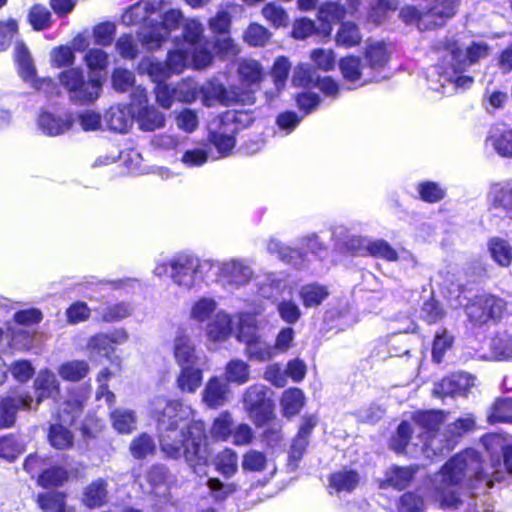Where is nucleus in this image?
Listing matches in <instances>:
<instances>
[{
	"label": "nucleus",
	"mask_w": 512,
	"mask_h": 512,
	"mask_svg": "<svg viewBox=\"0 0 512 512\" xmlns=\"http://www.w3.org/2000/svg\"><path fill=\"white\" fill-rule=\"evenodd\" d=\"M483 445L491 455L492 473L483 468L479 453L474 449L465 451L452 457L442 469L434 475L431 486L435 499L443 509L457 508L460 503L459 488L464 480L470 482L473 489L483 488L485 491L493 487L494 479L500 481L502 477L497 467L500 466V458H493L498 449L503 453L504 465L512 474V446H503L501 436L493 434L482 438Z\"/></svg>",
	"instance_id": "1"
},
{
	"label": "nucleus",
	"mask_w": 512,
	"mask_h": 512,
	"mask_svg": "<svg viewBox=\"0 0 512 512\" xmlns=\"http://www.w3.org/2000/svg\"><path fill=\"white\" fill-rule=\"evenodd\" d=\"M150 410L157 420L160 447L166 456L173 459L184 456L191 466L206 463L205 424L194 419L191 406L158 396L151 401Z\"/></svg>",
	"instance_id": "2"
},
{
	"label": "nucleus",
	"mask_w": 512,
	"mask_h": 512,
	"mask_svg": "<svg viewBox=\"0 0 512 512\" xmlns=\"http://www.w3.org/2000/svg\"><path fill=\"white\" fill-rule=\"evenodd\" d=\"M442 55V63L433 67L427 76L430 89L443 95H451L459 89L469 88L473 78L462 75L463 70L472 63L487 57L488 45L484 42H472L464 48L456 35L446 36L435 45Z\"/></svg>",
	"instance_id": "3"
},
{
	"label": "nucleus",
	"mask_w": 512,
	"mask_h": 512,
	"mask_svg": "<svg viewBox=\"0 0 512 512\" xmlns=\"http://www.w3.org/2000/svg\"><path fill=\"white\" fill-rule=\"evenodd\" d=\"M413 421L419 430L413 446L420 447L427 457L443 455L454 448L453 439H449L447 432L438 431L444 422L442 411H418L413 415Z\"/></svg>",
	"instance_id": "4"
},
{
	"label": "nucleus",
	"mask_w": 512,
	"mask_h": 512,
	"mask_svg": "<svg viewBox=\"0 0 512 512\" xmlns=\"http://www.w3.org/2000/svg\"><path fill=\"white\" fill-rule=\"evenodd\" d=\"M426 11L406 6L400 11L401 19L407 24H416L419 30H428L443 25L458 9L459 0H427Z\"/></svg>",
	"instance_id": "5"
},
{
	"label": "nucleus",
	"mask_w": 512,
	"mask_h": 512,
	"mask_svg": "<svg viewBox=\"0 0 512 512\" xmlns=\"http://www.w3.org/2000/svg\"><path fill=\"white\" fill-rule=\"evenodd\" d=\"M169 265L173 283L184 290H190L203 280L204 272L214 267V262L184 252L173 256Z\"/></svg>",
	"instance_id": "6"
},
{
	"label": "nucleus",
	"mask_w": 512,
	"mask_h": 512,
	"mask_svg": "<svg viewBox=\"0 0 512 512\" xmlns=\"http://www.w3.org/2000/svg\"><path fill=\"white\" fill-rule=\"evenodd\" d=\"M59 82L67 91L69 100L77 105L94 103L101 95L102 83L97 78H86L79 68H70L59 74Z\"/></svg>",
	"instance_id": "7"
},
{
	"label": "nucleus",
	"mask_w": 512,
	"mask_h": 512,
	"mask_svg": "<svg viewBox=\"0 0 512 512\" xmlns=\"http://www.w3.org/2000/svg\"><path fill=\"white\" fill-rule=\"evenodd\" d=\"M388 51L383 42H371L367 45L364 58L356 63L354 58V86L378 81V73L388 62Z\"/></svg>",
	"instance_id": "8"
},
{
	"label": "nucleus",
	"mask_w": 512,
	"mask_h": 512,
	"mask_svg": "<svg viewBox=\"0 0 512 512\" xmlns=\"http://www.w3.org/2000/svg\"><path fill=\"white\" fill-rule=\"evenodd\" d=\"M214 266L217 267L218 282L229 290L245 287L254 277L252 265L246 259L234 258L214 263Z\"/></svg>",
	"instance_id": "9"
},
{
	"label": "nucleus",
	"mask_w": 512,
	"mask_h": 512,
	"mask_svg": "<svg viewBox=\"0 0 512 512\" xmlns=\"http://www.w3.org/2000/svg\"><path fill=\"white\" fill-rule=\"evenodd\" d=\"M184 21L180 10L171 9L165 12L160 23L142 27L138 33L139 38L148 49H157L174 31L183 26Z\"/></svg>",
	"instance_id": "10"
},
{
	"label": "nucleus",
	"mask_w": 512,
	"mask_h": 512,
	"mask_svg": "<svg viewBox=\"0 0 512 512\" xmlns=\"http://www.w3.org/2000/svg\"><path fill=\"white\" fill-rule=\"evenodd\" d=\"M267 392L266 386L255 384L250 386L243 396L244 409L258 427L264 426L274 418L273 404Z\"/></svg>",
	"instance_id": "11"
},
{
	"label": "nucleus",
	"mask_w": 512,
	"mask_h": 512,
	"mask_svg": "<svg viewBox=\"0 0 512 512\" xmlns=\"http://www.w3.org/2000/svg\"><path fill=\"white\" fill-rule=\"evenodd\" d=\"M200 90L202 104L206 107H213L217 104L226 106L234 103L249 104L252 100L251 92H238L235 87L227 90L216 79L209 80L201 85Z\"/></svg>",
	"instance_id": "12"
},
{
	"label": "nucleus",
	"mask_w": 512,
	"mask_h": 512,
	"mask_svg": "<svg viewBox=\"0 0 512 512\" xmlns=\"http://www.w3.org/2000/svg\"><path fill=\"white\" fill-rule=\"evenodd\" d=\"M244 117V113L236 111H227L221 116L218 130L211 133V141L221 155H228L235 147V135Z\"/></svg>",
	"instance_id": "13"
},
{
	"label": "nucleus",
	"mask_w": 512,
	"mask_h": 512,
	"mask_svg": "<svg viewBox=\"0 0 512 512\" xmlns=\"http://www.w3.org/2000/svg\"><path fill=\"white\" fill-rule=\"evenodd\" d=\"M505 302L494 295L483 294L476 296L466 307V314L476 325L486 324L501 317Z\"/></svg>",
	"instance_id": "14"
},
{
	"label": "nucleus",
	"mask_w": 512,
	"mask_h": 512,
	"mask_svg": "<svg viewBox=\"0 0 512 512\" xmlns=\"http://www.w3.org/2000/svg\"><path fill=\"white\" fill-rule=\"evenodd\" d=\"M167 61L172 73L180 74L190 65L195 69L207 67L212 62V54L208 49L193 51L182 45V47L168 52Z\"/></svg>",
	"instance_id": "15"
},
{
	"label": "nucleus",
	"mask_w": 512,
	"mask_h": 512,
	"mask_svg": "<svg viewBox=\"0 0 512 512\" xmlns=\"http://www.w3.org/2000/svg\"><path fill=\"white\" fill-rule=\"evenodd\" d=\"M14 56L19 74L24 81L34 83L38 90H44L47 93H52L53 90L57 89L56 83L51 79H36V70L32 57L23 43L15 45Z\"/></svg>",
	"instance_id": "16"
},
{
	"label": "nucleus",
	"mask_w": 512,
	"mask_h": 512,
	"mask_svg": "<svg viewBox=\"0 0 512 512\" xmlns=\"http://www.w3.org/2000/svg\"><path fill=\"white\" fill-rule=\"evenodd\" d=\"M475 385V377L466 372H456L434 385L433 393L439 397L464 396Z\"/></svg>",
	"instance_id": "17"
},
{
	"label": "nucleus",
	"mask_w": 512,
	"mask_h": 512,
	"mask_svg": "<svg viewBox=\"0 0 512 512\" xmlns=\"http://www.w3.org/2000/svg\"><path fill=\"white\" fill-rule=\"evenodd\" d=\"M234 333L233 318L225 310H218L205 327V335L210 343H224Z\"/></svg>",
	"instance_id": "18"
},
{
	"label": "nucleus",
	"mask_w": 512,
	"mask_h": 512,
	"mask_svg": "<svg viewBox=\"0 0 512 512\" xmlns=\"http://www.w3.org/2000/svg\"><path fill=\"white\" fill-rule=\"evenodd\" d=\"M238 74L242 88L235 87L238 92H251L252 100L249 104L255 101V91L259 87L263 77V70L261 65L253 59H243L238 65Z\"/></svg>",
	"instance_id": "19"
},
{
	"label": "nucleus",
	"mask_w": 512,
	"mask_h": 512,
	"mask_svg": "<svg viewBox=\"0 0 512 512\" xmlns=\"http://www.w3.org/2000/svg\"><path fill=\"white\" fill-rule=\"evenodd\" d=\"M354 254L371 255L387 261L398 259L397 251L385 240H371L365 237H354Z\"/></svg>",
	"instance_id": "20"
},
{
	"label": "nucleus",
	"mask_w": 512,
	"mask_h": 512,
	"mask_svg": "<svg viewBox=\"0 0 512 512\" xmlns=\"http://www.w3.org/2000/svg\"><path fill=\"white\" fill-rule=\"evenodd\" d=\"M202 402L211 409L224 406L230 395L228 383L217 376L211 377L201 393Z\"/></svg>",
	"instance_id": "21"
},
{
	"label": "nucleus",
	"mask_w": 512,
	"mask_h": 512,
	"mask_svg": "<svg viewBox=\"0 0 512 512\" xmlns=\"http://www.w3.org/2000/svg\"><path fill=\"white\" fill-rule=\"evenodd\" d=\"M235 317L237 319V326L234 334L239 342L246 344L262 337V322L255 313L239 312Z\"/></svg>",
	"instance_id": "22"
},
{
	"label": "nucleus",
	"mask_w": 512,
	"mask_h": 512,
	"mask_svg": "<svg viewBox=\"0 0 512 512\" xmlns=\"http://www.w3.org/2000/svg\"><path fill=\"white\" fill-rule=\"evenodd\" d=\"M317 420L314 416H305L302 418V423L296 437L293 439L289 450V463L290 465L297 466L301 460L308 444L309 437L312 430L316 426Z\"/></svg>",
	"instance_id": "23"
},
{
	"label": "nucleus",
	"mask_w": 512,
	"mask_h": 512,
	"mask_svg": "<svg viewBox=\"0 0 512 512\" xmlns=\"http://www.w3.org/2000/svg\"><path fill=\"white\" fill-rule=\"evenodd\" d=\"M257 293L265 299H276L287 287L283 273H264L256 278Z\"/></svg>",
	"instance_id": "24"
},
{
	"label": "nucleus",
	"mask_w": 512,
	"mask_h": 512,
	"mask_svg": "<svg viewBox=\"0 0 512 512\" xmlns=\"http://www.w3.org/2000/svg\"><path fill=\"white\" fill-rule=\"evenodd\" d=\"M33 398L30 395L8 397L0 403V427H11L19 409H32Z\"/></svg>",
	"instance_id": "25"
},
{
	"label": "nucleus",
	"mask_w": 512,
	"mask_h": 512,
	"mask_svg": "<svg viewBox=\"0 0 512 512\" xmlns=\"http://www.w3.org/2000/svg\"><path fill=\"white\" fill-rule=\"evenodd\" d=\"M39 129L48 136H58L71 129L73 119L71 115H55L42 112L37 120Z\"/></svg>",
	"instance_id": "26"
},
{
	"label": "nucleus",
	"mask_w": 512,
	"mask_h": 512,
	"mask_svg": "<svg viewBox=\"0 0 512 512\" xmlns=\"http://www.w3.org/2000/svg\"><path fill=\"white\" fill-rule=\"evenodd\" d=\"M173 351L175 360L180 367L199 364L195 345L188 335L179 333L175 337Z\"/></svg>",
	"instance_id": "27"
},
{
	"label": "nucleus",
	"mask_w": 512,
	"mask_h": 512,
	"mask_svg": "<svg viewBox=\"0 0 512 512\" xmlns=\"http://www.w3.org/2000/svg\"><path fill=\"white\" fill-rule=\"evenodd\" d=\"M34 388L37 397L36 405H39L44 399H55L60 391L56 375L48 369L39 371L34 380Z\"/></svg>",
	"instance_id": "28"
},
{
	"label": "nucleus",
	"mask_w": 512,
	"mask_h": 512,
	"mask_svg": "<svg viewBox=\"0 0 512 512\" xmlns=\"http://www.w3.org/2000/svg\"><path fill=\"white\" fill-rule=\"evenodd\" d=\"M107 487L108 483L102 478L92 481L83 489L81 503L89 509L104 506L108 497Z\"/></svg>",
	"instance_id": "29"
},
{
	"label": "nucleus",
	"mask_w": 512,
	"mask_h": 512,
	"mask_svg": "<svg viewBox=\"0 0 512 512\" xmlns=\"http://www.w3.org/2000/svg\"><path fill=\"white\" fill-rule=\"evenodd\" d=\"M161 5V1H139L130 6L122 15V22L127 25H138L149 21L150 16Z\"/></svg>",
	"instance_id": "30"
},
{
	"label": "nucleus",
	"mask_w": 512,
	"mask_h": 512,
	"mask_svg": "<svg viewBox=\"0 0 512 512\" xmlns=\"http://www.w3.org/2000/svg\"><path fill=\"white\" fill-rule=\"evenodd\" d=\"M487 143L493 147L499 156L512 158V128L505 126L493 127L487 137Z\"/></svg>",
	"instance_id": "31"
},
{
	"label": "nucleus",
	"mask_w": 512,
	"mask_h": 512,
	"mask_svg": "<svg viewBox=\"0 0 512 512\" xmlns=\"http://www.w3.org/2000/svg\"><path fill=\"white\" fill-rule=\"evenodd\" d=\"M134 113L127 105L111 107L105 114V121L110 130L124 133L132 125Z\"/></svg>",
	"instance_id": "32"
},
{
	"label": "nucleus",
	"mask_w": 512,
	"mask_h": 512,
	"mask_svg": "<svg viewBox=\"0 0 512 512\" xmlns=\"http://www.w3.org/2000/svg\"><path fill=\"white\" fill-rule=\"evenodd\" d=\"M140 73L147 74L156 84L169 79L174 73L170 70L168 61L161 62L154 57L147 56L141 59L138 65Z\"/></svg>",
	"instance_id": "33"
},
{
	"label": "nucleus",
	"mask_w": 512,
	"mask_h": 512,
	"mask_svg": "<svg viewBox=\"0 0 512 512\" xmlns=\"http://www.w3.org/2000/svg\"><path fill=\"white\" fill-rule=\"evenodd\" d=\"M147 480L152 493L160 501H167L169 497L168 470L163 465H154L148 471Z\"/></svg>",
	"instance_id": "34"
},
{
	"label": "nucleus",
	"mask_w": 512,
	"mask_h": 512,
	"mask_svg": "<svg viewBox=\"0 0 512 512\" xmlns=\"http://www.w3.org/2000/svg\"><path fill=\"white\" fill-rule=\"evenodd\" d=\"M203 380L202 369L198 365L183 366L177 377V387L184 393H195Z\"/></svg>",
	"instance_id": "35"
},
{
	"label": "nucleus",
	"mask_w": 512,
	"mask_h": 512,
	"mask_svg": "<svg viewBox=\"0 0 512 512\" xmlns=\"http://www.w3.org/2000/svg\"><path fill=\"white\" fill-rule=\"evenodd\" d=\"M86 394H70L68 398L60 405L58 417L59 420L65 424H72L75 419L80 415L84 402L86 401Z\"/></svg>",
	"instance_id": "36"
},
{
	"label": "nucleus",
	"mask_w": 512,
	"mask_h": 512,
	"mask_svg": "<svg viewBox=\"0 0 512 512\" xmlns=\"http://www.w3.org/2000/svg\"><path fill=\"white\" fill-rule=\"evenodd\" d=\"M218 303L212 297H201L195 301L190 309V319L202 324L209 322L217 313Z\"/></svg>",
	"instance_id": "37"
},
{
	"label": "nucleus",
	"mask_w": 512,
	"mask_h": 512,
	"mask_svg": "<svg viewBox=\"0 0 512 512\" xmlns=\"http://www.w3.org/2000/svg\"><path fill=\"white\" fill-rule=\"evenodd\" d=\"M267 250L270 254H276L279 259L287 264H291L298 268L304 267V259L302 253L296 249L283 245L277 239H270L267 244Z\"/></svg>",
	"instance_id": "38"
},
{
	"label": "nucleus",
	"mask_w": 512,
	"mask_h": 512,
	"mask_svg": "<svg viewBox=\"0 0 512 512\" xmlns=\"http://www.w3.org/2000/svg\"><path fill=\"white\" fill-rule=\"evenodd\" d=\"M38 503L44 512H75V509L66 503L64 492L50 491L38 495Z\"/></svg>",
	"instance_id": "39"
},
{
	"label": "nucleus",
	"mask_w": 512,
	"mask_h": 512,
	"mask_svg": "<svg viewBox=\"0 0 512 512\" xmlns=\"http://www.w3.org/2000/svg\"><path fill=\"white\" fill-rule=\"evenodd\" d=\"M416 473V468L413 466L409 467H392L385 474V480L383 486L393 487L397 490L405 489Z\"/></svg>",
	"instance_id": "40"
},
{
	"label": "nucleus",
	"mask_w": 512,
	"mask_h": 512,
	"mask_svg": "<svg viewBox=\"0 0 512 512\" xmlns=\"http://www.w3.org/2000/svg\"><path fill=\"white\" fill-rule=\"evenodd\" d=\"M305 403V396L299 388H289L282 394L280 406L285 417L291 418L297 415Z\"/></svg>",
	"instance_id": "41"
},
{
	"label": "nucleus",
	"mask_w": 512,
	"mask_h": 512,
	"mask_svg": "<svg viewBox=\"0 0 512 512\" xmlns=\"http://www.w3.org/2000/svg\"><path fill=\"white\" fill-rule=\"evenodd\" d=\"M183 45L193 51L207 49L202 42L203 27L202 24L195 20H185L182 26Z\"/></svg>",
	"instance_id": "42"
},
{
	"label": "nucleus",
	"mask_w": 512,
	"mask_h": 512,
	"mask_svg": "<svg viewBox=\"0 0 512 512\" xmlns=\"http://www.w3.org/2000/svg\"><path fill=\"white\" fill-rule=\"evenodd\" d=\"M69 479L68 471L59 465L47 466L38 475L37 483L43 488H52L62 486Z\"/></svg>",
	"instance_id": "43"
},
{
	"label": "nucleus",
	"mask_w": 512,
	"mask_h": 512,
	"mask_svg": "<svg viewBox=\"0 0 512 512\" xmlns=\"http://www.w3.org/2000/svg\"><path fill=\"white\" fill-rule=\"evenodd\" d=\"M135 119L144 131H154L165 125L164 115L153 106L135 111Z\"/></svg>",
	"instance_id": "44"
},
{
	"label": "nucleus",
	"mask_w": 512,
	"mask_h": 512,
	"mask_svg": "<svg viewBox=\"0 0 512 512\" xmlns=\"http://www.w3.org/2000/svg\"><path fill=\"white\" fill-rule=\"evenodd\" d=\"M299 296L304 307L312 308L319 306L329 296V291L324 285L311 283L300 288Z\"/></svg>",
	"instance_id": "45"
},
{
	"label": "nucleus",
	"mask_w": 512,
	"mask_h": 512,
	"mask_svg": "<svg viewBox=\"0 0 512 512\" xmlns=\"http://www.w3.org/2000/svg\"><path fill=\"white\" fill-rule=\"evenodd\" d=\"M491 193L495 208L512 213V179L493 185Z\"/></svg>",
	"instance_id": "46"
},
{
	"label": "nucleus",
	"mask_w": 512,
	"mask_h": 512,
	"mask_svg": "<svg viewBox=\"0 0 512 512\" xmlns=\"http://www.w3.org/2000/svg\"><path fill=\"white\" fill-rule=\"evenodd\" d=\"M249 378L250 368L243 360L233 359L226 364L224 380L226 383L243 385L248 382Z\"/></svg>",
	"instance_id": "47"
},
{
	"label": "nucleus",
	"mask_w": 512,
	"mask_h": 512,
	"mask_svg": "<svg viewBox=\"0 0 512 512\" xmlns=\"http://www.w3.org/2000/svg\"><path fill=\"white\" fill-rule=\"evenodd\" d=\"M134 311L130 302L122 301L109 304L98 311L101 320L107 323L118 322L129 317Z\"/></svg>",
	"instance_id": "48"
},
{
	"label": "nucleus",
	"mask_w": 512,
	"mask_h": 512,
	"mask_svg": "<svg viewBox=\"0 0 512 512\" xmlns=\"http://www.w3.org/2000/svg\"><path fill=\"white\" fill-rule=\"evenodd\" d=\"M418 432V427L413 428L407 421H402L395 434L390 439V448L396 453H404L413 439L412 434Z\"/></svg>",
	"instance_id": "49"
},
{
	"label": "nucleus",
	"mask_w": 512,
	"mask_h": 512,
	"mask_svg": "<svg viewBox=\"0 0 512 512\" xmlns=\"http://www.w3.org/2000/svg\"><path fill=\"white\" fill-rule=\"evenodd\" d=\"M113 428L122 434H129L136 428V415L130 409H115L110 413Z\"/></svg>",
	"instance_id": "50"
},
{
	"label": "nucleus",
	"mask_w": 512,
	"mask_h": 512,
	"mask_svg": "<svg viewBox=\"0 0 512 512\" xmlns=\"http://www.w3.org/2000/svg\"><path fill=\"white\" fill-rule=\"evenodd\" d=\"M89 365L83 360H74L63 363L58 368L59 376L65 381L77 382L86 377Z\"/></svg>",
	"instance_id": "51"
},
{
	"label": "nucleus",
	"mask_w": 512,
	"mask_h": 512,
	"mask_svg": "<svg viewBox=\"0 0 512 512\" xmlns=\"http://www.w3.org/2000/svg\"><path fill=\"white\" fill-rule=\"evenodd\" d=\"M245 353L251 360L265 362L275 355L274 348L268 344L263 337L252 340L245 344Z\"/></svg>",
	"instance_id": "52"
},
{
	"label": "nucleus",
	"mask_w": 512,
	"mask_h": 512,
	"mask_svg": "<svg viewBox=\"0 0 512 512\" xmlns=\"http://www.w3.org/2000/svg\"><path fill=\"white\" fill-rule=\"evenodd\" d=\"M489 252L492 259L502 267H507L512 262V247L504 239L492 238L489 241Z\"/></svg>",
	"instance_id": "53"
},
{
	"label": "nucleus",
	"mask_w": 512,
	"mask_h": 512,
	"mask_svg": "<svg viewBox=\"0 0 512 512\" xmlns=\"http://www.w3.org/2000/svg\"><path fill=\"white\" fill-rule=\"evenodd\" d=\"M176 101L191 104L200 97V85L193 79L187 78L175 85Z\"/></svg>",
	"instance_id": "54"
},
{
	"label": "nucleus",
	"mask_w": 512,
	"mask_h": 512,
	"mask_svg": "<svg viewBox=\"0 0 512 512\" xmlns=\"http://www.w3.org/2000/svg\"><path fill=\"white\" fill-rule=\"evenodd\" d=\"M216 468L225 477H232L238 470V456L232 449H225L216 457Z\"/></svg>",
	"instance_id": "55"
},
{
	"label": "nucleus",
	"mask_w": 512,
	"mask_h": 512,
	"mask_svg": "<svg viewBox=\"0 0 512 512\" xmlns=\"http://www.w3.org/2000/svg\"><path fill=\"white\" fill-rule=\"evenodd\" d=\"M474 427V416L472 414H466L463 417H459L454 422L450 423L446 428V432L449 435V439H453V444L455 445L458 438L472 431Z\"/></svg>",
	"instance_id": "56"
},
{
	"label": "nucleus",
	"mask_w": 512,
	"mask_h": 512,
	"mask_svg": "<svg viewBox=\"0 0 512 512\" xmlns=\"http://www.w3.org/2000/svg\"><path fill=\"white\" fill-rule=\"evenodd\" d=\"M491 349L500 360L512 359V333L503 332L496 335L491 342Z\"/></svg>",
	"instance_id": "57"
},
{
	"label": "nucleus",
	"mask_w": 512,
	"mask_h": 512,
	"mask_svg": "<svg viewBox=\"0 0 512 512\" xmlns=\"http://www.w3.org/2000/svg\"><path fill=\"white\" fill-rule=\"evenodd\" d=\"M330 494L348 495L352 489V470L334 473L330 477Z\"/></svg>",
	"instance_id": "58"
},
{
	"label": "nucleus",
	"mask_w": 512,
	"mask_h": 512,
	"mask_svg": "<svg viewBox=\"0 0 512 512\" xmlns=\"http://www.w3.org/2000/svg\"><path fill=\"white\" fill-rule=\"evenodd\" d=\"M48 439L50 444L56 449L69 448L73 443L72 433L61 424L51 425Z\"/></svg>",
	"instance_id": "59"
},
{
	"label": "nucleus",
	"mask_w": 512,
	"mask_h": 512,
	"mask_svg": "<svg viewBox=\"0 0 512 512\" xmlns=\"http://www.w3.org/2000/svg\"><path fill=\"white\" fill-rule=\"evenodd\" d=\"M155 443L151 436L143 433L132 440L130 444V452L136 459H144L153 454Z\"/></svg>",
	"instance_id": "60"
},
{
	"label": "nucleus",
	"mask_w": 512,
	"mask_h": 512,
	"mask_svg": "<svg viewBox=\"0 0 512 512\" xmlns=\"http://www.w3.org/2000/svg\"><path fill=\"white\" fill-rule=\"evenodd\" d=\"M88 349L92 354L105 356L112 363L111 355L114 353V347L111 344L108 334L99 333L91 337L88 341Z\"/></svg>",
	"instance_id": "61"
},
{
	"label": "nucleus",
	"mask_w": 512,
	"mask_h": 512,
	"mask_svg": "<svg viewBox=\"0 0 512 512\" xmlns=\"http://www.w3.org/2000/svg\"><path fill=\"white\" fill-rule=\"evenodd\" d=\"M491 423L512 422V398L498 399L488 416Z\"/></svg>",
	"instance_id": "62"
},
{
	"label": "nucleus",
	"mask_w": 512,
	"mask_h": 512,
	"mask_svg": "<svg viewBox=\"0 0 512 512\" xmlns=\"http://www.w3.org/2000/svg\"><path fill=\"white\" fill-rule=\"evenodd\" d=\"M271 37L268 29L258 23H252L244 33V41L250 46H264Z\"/></svg>",
	"instance_id": "63"
},
{
	"label": "nucleus",
	"mask_w": 512,
	"mask_h": 512,
	"mask_svg": "<svg viewBox=\"0 0 512 512\" xmlns=\"http://www.w3.org/2000/svg\"><path fill=\"white\" fill-rule=\"evenodd\" d=\"M233 419L229 412L221 413L213 422L211 435L218 440H227L232 433Z\"/></svg>",
	"instance_id": "64"
}]
</instances>
